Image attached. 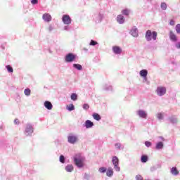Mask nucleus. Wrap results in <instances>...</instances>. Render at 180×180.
Instances as JSON below:
<instances>
[{"mask_svg": "<svg viewBox=\"0 0 180 180\" xmlns=\"http://www.w3.org/2000/svg\"><path fill=\"white\" fill-rule=\"evenodd\" d=\"M157 32H151V30H148L146 33V39L148 41H151L153 40H157Z\"/></svg>", "mask_w": 180, "mask_h": 180, "instance_id": "nucleus-1", "label": "nucleus"}, {"mask_svg": "<svg viewBox=\"0 0 180 180\" xmlns=\"http://www.w3.org/2000/svg\"><path fill=\"white\" fill-rule=\"evenodd\" d=\"M75 58H77V55L70 53L65 57V60L66 63H72L73 61H75Z\"/></svg>", "mask_w": 180, "mask_h": 180, "instance_id": "nucleus-2", "label": "nucleus"}, {"mask_svg": "<svg viewBox=\"0 0 180 180\" xmlns=\"http://www.w3.org/2000/svg\"><path fill=\"white\" fill-rule=\"evenodd\" d=\"M74 161H75V165L79 168H82V167H84V162L85 161L84 158H74Z\"/></svg>", "mask_w": 180, "mask_h": 180, "instance_id": "nucleus-3", "label": "nucleus"}, {"mask_svg": "<svg viewBox=\"0 0 180 180\" xmlns=\"http://www.w3.org/2000/svg\"><path fill=\"white\" fill-rule=\"evenodd\" d=\"M156 94L159 96H164L167 94V88L164 86H158L156 89Z\"/></svg>", "mask_w": 180, "mask_h": 180, "instance_id": "nucleus-4", "label": "nucleus"}, {"mask_svg": "<svg viewBox=\"0 0 180 180\" xmlns=\"http://www.w3.org/2000/svg\"><path fill=\"white\" fill-rule=\"evenodd\" d=\"M112 164L114 165L115 171H120V167H119V158H117V157H112Z\"/></svg>", "mask_w": 180, "mask_h": 180, "instance_id": "nucleus-5", "label": "nucleus"}, {"mask_svg": "<svg viewBox=\"0 0 180 180\" xmlns=\"http://www.w3.org/2000/svg\"><path fill=\"white\" fill-rule=\"evenodd\" d=\"M62 20L65 25H70L71 17H70L68 15H63Z\"/></svg>", "mask_w": 180, "mask_h": 180, "instance_id": "nucleus-6", "label": "nucleus"}, {"mask_svg": "<svg viewBox=\"0 0 180 180\" xmlns=\"http://www.w3.org/2000/svg\"><path fill=\"white\" fill-rule=\"evenodd\" d=\"M68 143L70 144H75L77 141H78V138L76 136L70 135L68 138Z\"/></svg>", "mask_w": 180, "mask_h": 180, "instance_id": "nucleus-7", "label": "nucleus"}, {"mask_svg": "<svg viewBox=\"0 0 180 180\" xmlns=\"http://www.w3.org/2000/svg\"><path fill=\"white\" fill-rule=\"evenodd\" d=\"M25 133L27 136H30L33 133V127L30 124H27L25 129Z\"/></svg>", "mask_w": 180, "mask_h": 180, "instance_id": "nucleus-8", "label": "nucleus"}, {"mask_svg": "<svg viewBox=\"0 0 180 180\" xmlns=\"http://www.w3.org/2000/svg\"><path fill=\"white\" fill-rule=\"evenodd\" d=\"M112 51L115 54H122V48L120 46H115L112 47Z\"/></svg>", "mask_w": 180, "mask_h": 180, "instance_id": "nucleus-9", "label": "nucleus"}, {"mask_svg": "<svg viewBox=\"0 0 180 180\" xmlns=\"http://www.w3.org/2000/svg\"><path fill=\"white\" fill-rule=\"evenodd\" d=\"M42 18L45 22H50L51 20V15L49 13H45L43 15Z\"/></svg>", "mask_w": 180, "mask_h": 180, "instance_id": "nucleus-10", "label": "nucleus"}, {"mask_svg": "<svg viewBox=\"0 0 180 180\" xmlns=\"http://www.w3.org/2000/svg\"><path fill=\"white\" fill-rule=\"evenodd\" d=\"M44 106L49 110H51L53 109V104L50 101H45Z\"/></svg>", "mask_w": 180, "mask_h": 180, "instance_id": "nucleus-11", "label": "nucleus"}, {"mask_svg": "<svg viewBox=\"0 0 180 180\" xmlns=\"http://www.w3.org/2000/svg\"><path fill=\"white\" fill-rule=\"evenodd\" d=\"M94 126V122L91 120H88L85 122V127L86 129H91Z\"/></svg>", "mask_w": 180, "mask_h": 180, "instance_id": "nucleus-12", "label": "nucleus"}, {"mask_svg": "<svg viewBox=\"0 0 180 180\" xmlns=\"http://www.w3.org/2000/svg\"><path fill=\"white\" fill-rule=\"evenodd\" d=\"M147 74H148L147 70H142L140 71V75L141 77H143V78H147Z\"/></svg>", "mask_w": 180, "mask_h": 180, "instance_id": "nucleus-13", "label": "nucleus"}, {"mask_svg": "<svg viewBox=\"0 0 180 180\" xmlns=\"http://www.w3.org/2000/svg\"><path fill=\"white\" fill-rule=\"evenodd\" d=\"M138 115L140 117H143V119H146V117H147V114L143 110H139L138 112Z\"/></svg>", "mask_w": 180, "mask_h": 180, "instance_id": "nucleus-14", "label": "nucleus"}, {"mask_svg": "<svg viewBox=\"0 0 180 180\" xmlns=\"http://www.w3.org/2000/svg\"><path fill=\"white\" fill-rule=\"evenodd\" d=\"M117 22H119L120 24L122 23H124V17L122 15H119L117 17Z\"/></svg>", "mask_w": 180, "mask_h": 180, "instance_id": "nucleus-15", "label": "nucleus"}, {"mask_svg": "<svg viewBox=\"0 0 180 180\" xmlns=\"http://www.w3.org/2000/svg\"><path fill=\"white\" fill-rule=\"evenodd\" d=\"M131 34L134 37H137L139 36V30L136 28L131 30Z\"/></svg>", "mask_w": 180, "mask_h": 180, "instance_id": "nucleus-16", "label": "nucleus"}, {"mask_svg": "<svg viewBox=\"0 0 180 180\" xmlns=\"http://www.w3.org/2000/svg\"><path fill=\"white\" fill-rule=\"evenodd\" d=\"M169 37L170 39L172 40V41H176V35H175V34H174L172 31H170Z\"/></svg>", "mask_w": 180, "mask_h": 180, "instance_id": "nucleus-17", "label": "nucleus"}, {"mask_svg": "<svg viewBox=\"0 0 180 180\" xmlns=\"http://www.w3.org/2000/svg\"><path fill=\"white\" fill-rule=\"evenodd\" d=\"M107 176H112L113 175V169L109 167L106 172Z\"/></svg>", "mask_w": 180, "mask_h": 180, "instance_id": "nucleus-18", "label": "nucleus"}, {"mask_svg": "<svg viewBox=\"0 0 180 180\" xmlns=\"http://www.w3.org/2000/svg\"><path fill=\"white\" fill-rule=\"evenodd\" d=\"M65 169L68 172H72V171H74V167L72 165H69L66 166Z\"/></svg>", "mask_w": 180, "mask_h": 180, "instance_id": "nucleus-19", "label": "nucleus"}, {"mask_svg": "<svg viewBox=\"0 0 180 180\" xmlns=\"http://www.w3.org/2000/svg\"><path fill=\"white\" fill-rule=\"evenodd\" d=\"M164 147V143L162 142H158L156 144V150H161Z\"/></svg>", "mask_w": 180, "mask_h": 180, "instance_id": "nucleus-20", "label": "nucleus"}, {"mask_svg": "<svg viewBox=\"0 0 180 180\" xmlns=\"http://www.w3.org/2000/svg\"><path fill=\"white\" fill-rule=\"evenodd\" d=\"M93 117L95 120H97V121H99L101 119V115H99V114L98 113H94Z\"/></svg>", "mask_w": 180, "mask_h": 180, "instance_id": "nucleus-21", "label": "nucleus"}, {"mask_svg": "<svg viewBox=\"0 0 180 180\" xmlns=\"http://www.w3.org/2000/svg\"><path fill=\"white\" fill-rule=\"evenodd\" d=\"M171 172L173 175H178V174H179V172H178V169H176V167H172Z\"/></svg>", "mask_w": 180, "mask_h": 180, "instance_id": "nucleus-22", "label": "nucleus"}, {"mask_svg": "<svg viewBox=\"0 0 180 180\" xmlns=\"http://www.w3.org/2000/svg\"><path fill=\"white\" fill-rule=\"evenodd\" d=\"M141 162H147L148 161V157L147 155H142L141 158Z\"/></svg>", "mask_w": 180, "mask_h": 180, "instance_id": "nucleus-23", "label": "nucleus"}, {"mask_svg": "<svg viewBox=\"0 0 180 180\" xmlns=\"http://www.w3.org/2000/svg\"><path fill=\"white\" fill-rule=\"evenodd\" d=\"M73 67L74 68H76V70H79V71L82 70V66L79 64H73Z\"/></svg>", "mask_w": 180, "mask_h": 180, "instance_id": "nucleus-24", "label": "nucleus"}, {"mask_svg": "<svg viewBox=\"0 0 180 180\" xmlns=\"http://www.w3.org/2000/svg\"><path fill=\"white\" fill-rule=\"evenodd\" d=\"M31 92H32V91H30V89H25L24 91V94H25V95H26V96H30Z\"/></svg>", "mask_w": 180, "mask_h": 180, "instance_id": "nucleus-25", "label": "nucleus"}, {"mask_svg": "<svg viewBox=\"0 0 180 180\" xmlns=\"http://www.w3.org/2000/svg\"><path fill=\"white\" fill-rule=\"evenodd\" d=\"M70 98H71L72 101H77L78 96H77V94L75 93H72L70 96Z\"/></svg>", "mask_w": 180, "mask_h": 180, "instance_id": "nucleus-26", "label": "nucleus"}, {"mask_svg": "<svg viewBox=\"0 0 180 180\" xmlns=\"http://www.w3.org/2000/svg\"><path fill=\"white\" fill-rule=\"evenodd\" d=\"M67 109L68 110H74L75 109V108L74 107L73 104H70L69 105L67 106Z\"/></svg>", "mask_w": 180, "mask_h": 180, "instance_id": "nucleus-27", "label": "nucleus"}, {"mask_svg": "<svg viewBox=\"0 0 180 180\" xmlns=\"http://www.w3.org/2000/svg\"><path fill=\"white\" fill-rule=\"evenodd\" d=\"M160 6H161V8H162L163 11L167 10V4H165V3H162Z\"/></svg>", "mask_w": 180, "mask_h": 180, "instance_id": "nucleus-28", "label": "nucleus"}, {"mask_svg": "<svg viewBox=\"0 0 180 180\" xmlns=\"http://www.w3.org/2000/svg\"><path fill=\"white\" fill-rule=\"evenodd\" d=\"M98 171L101 174H103V173L106 172V168L105 167H100Z\"/></svg>", "mask_w": 180, "mask_h": 180, "instance_id": "nucleus-29", "label": "nucleus"}, {"mask_svg": "<svg viewBox=\"0 0 180 180\" xmlns=\"http://www.w3.org/2000/svg\"><path fill=\"white\" fill-rule=\"evenodd\" d=\"M60 162H62V164H64V162H65V158H64V155L60 156Z\"/></svg>", "mask_w": 180, "mask_h": 180, "instance_id": "nucleus-30", "label": "nucleus"}, {"mask_svg": "<svg viewBox=\"0 0 180 180\" xmlns=\"http://www.w3.org/2000/svg\"><path fill=\"white\" fill-rule=\"evenodd\" d=\"M6 68H7L8 72H13V68H12V67H11V65H7Z\"/></svg>", "mask_w": 180, "mask_h": 180, "instance_id": "nucleus-31", "label": "nucleus"}, {"mask_svg": "<svg viewBox=\"0 0 180 180\" xmlns=\"http://www.w3.org/2000/svg\"><path fill=\"white\" fill-rule=\"evenodd\" d=\"M129 13H130V12L129 11L128 9H125V10H123V11H122L123 15H129Z\"/></svg>", "mask_w": 180, "mask_h": 180, "instance_id": "nucleus-32", "label": "nucleus"}, {"mask_svg": "<svg viewBox=\"0 0 180 180\" xmlns=\"http://www.w3.org/2000/svg\"><path fill=\"white\" fill-rule=\"evenodd\" d=\"M176 33L180 34V24H178L177 25H176Z\"/></svg>", "mask_w": 180, "mask_h": 180, "instance_id": "nucleus-33", "label": "nucleus"}, {"mask_svg": "<svg viewBox=\"0 0 180 180\" xmlns=\"http://www.w3.org/2000/svg\"><path fill=\"white\" fill-rule=\"evenodd\" d=\"M83 109H84V110H88V109H89V105L84 104L83 105Z\"/></svg>", "mask_w": 180, "mask_h": 180, "instance_id": "nucleus-34", "label": "nucleus"}, {"mask_svg": "<svg viewBox=\"0 0 180 180\" xmlns=\"http://www.w3.org/2000/svg\"><path fill=\"white\" fill-rule=\"evenodd\" d=\"M96 44H98V42H96L94 40H91L90 42V46H96Z\"/></svg>", "mask_w": 180, "mask_h": 180, "instance_id": "nucleus-35", "label": "nucleus"}, {"mask_svg": "<svg viewBox=\"0 0 180 180\" xmlns=\"http://www.w3.org/2000/svg\"><path fill=\"white\" fill-rule=\"evenodd\" d=\"M170 122H171L172 123H176V119L175 117H172L170 118Z\"/></svg>", "mask_w": 180, "mask_h": 180, "instance_id": "nucleus-36", "label": "nucleus"}, {"mask_svg": "<svg viewBox=\"0 0 180 180\" xmlns=\"http://www.w3.org/2000/svg\"><path fill=\"white\" fill-rule=\"evenodd\" d=\"M39 1L37 0H31V4L32 5H37V4H38Z\"/></svg>", "mask_w": 180, "mask_h": 180, "instance_id": "nucleus-37", "label": "nucleus"}, {"mask_svg": "<svg viewBox=\"0 0 180 180\" xmlns=\"http://www.w3.org/2000/svg\"><path fill=\"white\" fill-rule=\"evenodd\" d=\"M145 145L146 146V147H150V146H151V142H150V141H146V142H145Z\"/></svg>", "mask_w": 180, "mask_h": 180, "instance_id": "nucleus-38", "label": "nucleus"}, {"mask_svg": "<svg viewBox=\"0 0 180 180\" xmlns=\"http://www.w3.org/2000/svg\"><path fill=\"white\" fill-rule=\"evenodd\" d=\"M136 180H143V176H141V175H137L136 176Z\"/></svg>", "mask_w": 180, "mask_h": 180, "instance_id": "nucleus-39", "label": "nucleus"}, {"mask_svg": "<svg viewBox=\"0 0 180 180\" xmlns=\"http://www.w3.org/2000/svg\"><path fill=\"white\" fill-rule=\"evenodd\" d=\"M162 117H164V116L161 113L158 114V118L161 120V119H162Z\"/></svg>", "mask_w": 180, "mask_h": 180, "instance_id": "nucleus-40", "label": "nucleus"}, {"mask_svg": "<svg viewBox=\"0 0 180 180\" xmlns=\"http://www.w3.org/2000/svg\"><path fill=\"white\" fill-rule=\"evenodd\" d=\"M169 25H171V26H174V25H175V21H174L173 20H170Z\"/></svg>", "mask_w": 180, "mask_h": 180, "instance_id": "nucleus-41", "label": "nucleus"}, {"mask_svg": "<svg viewBox=\"0 0 180 180\" xmlns=\"http://www.w3.org/2000/svg\"><path fill=\"white\" fill-rule=\"evenodd\" d=\"M14 123H15V124H19V120L18 119L15 120Z\"/></svg>", "mask_w": 180, "mask_h": 180, "instance_id": "nucleus-42", "label": "nucleus"}, {"mask_svg": "<svg viewBox=\"0 0 180 180\" xmlns=\"http://www.w3.org/2000/svg\"><path fill=\"white\" fill-rule=\"evenodd\" d=\"M115 147H116L117 148H120V143H116V144H115Z\"/></svg>", "mask_w": 180, "mask_h": 180, "instance_id": "nucleus-43", "label": "nucleus"}, {"mask_svg": "<svg viewBox=\"0 0 180 180\" xmlns=\"http://www.w3.org/2000/svg\"><path fill=\"white\" fill-rule=\"evenodd\" d=\"M177 49H180V42H179L176 45Z\"/></svg>", "mask_w": 180, "mask_h": 180, "instance_id": "nucleus-44", "label": "nucleus"}]
</instances>
